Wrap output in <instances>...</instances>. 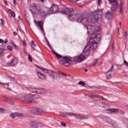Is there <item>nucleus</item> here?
<instances>
[{
  "label": "nucleus",
  "mask_w": 128,
  "mask_h": 128,
  "mask_svg": "<svg viewBox=\"0 0 128 128\" xmlns=\"http://www.w3.org/2000/svg\"><path fill=\"white\" fill-rule=\"evenodd\" d=\"M61 125L62 126H66V124L64 122H61Z\"/></svg>",
  "instance_id": "nucleus-48"
},
{
  "label": "nucleus",
  "mask_w": 128,
  "mask_h": 128,
  "mask_svg": "<svg viewBox=\"0 0 128 128\" xmlns=\"http://www.w3.org/2000/svg\"><path fill=\"white\" fill-rule=\"evenodd\" d=\"M85 88H94L93 86H90L88 85H86L84 86Z\"/></svg>",
  "instance_id": "nucleus-45"
},
{
  "label": "nucleus",
  "mask_w": 128,
  "mask_h": 128,
  "mask_svg": "<svg viewBox=\"0 0 128 128\" xmlns=\"http://www.w3.org/2000/svg\"><path fill=\"white\" fill-rule=\"evenodd\" d=\"M59 74H62V76H66V74L62 72H59Z\"/></svg>",
  "instance_id": "nucleus-49"
},
{
  "label": "nucleus",
  "mask_w": 128,
  "mask_h": 128,
  "mask_svg": "<svg viewBox=\"0 0 128 128\" xmlns=\"http://www.w3.org/2000/svg\"><path fill=\"white\" fill-rule=\"evenodd\" d=\"M124 64L126 66H128V62L126 60H124Z\"/></svg>",
  "instance_id": "nucleus-51"
},
{
  "label": "nucleus",
  "mask_w": 128,
  "mask_h": 128,
  "mask_svg": "<svg viewBox=\"0 0 128 128\" xmlns=\"http://www.w3.org/2000/svg\"><path fill=\"white\" fill-rule=\"evenodd\" d=\"M8 10L10 13V14L12 18H16V13H14V12H12V10L10 9H8Z\"/></svg>",
  "instance_id": "nucleus-28"
},
{
  "label": "nucleus",
  "mask_w": 128,
  "mask_h": 128,
  "mask_svg": "<svg viewBox=\"0 0 128 128\" xmlns=\"http://www.w3.org/2000/svg\"><path fill=\"white\" fill-rule=\"evenodd\" d=\"M52 52H53V54H55V56H56V57L57 58H62V57L64 56L56 53V51H54V50H52Z\"/></svg>",
  "instance_id": "nucleus-25"
},
{
  "label": "nucleus",
  "mask_w": 128,
  "mask_h": 128,
  "mask_svg": "<svg viewBox=\"0 0 128 128\" xmlns=\"http://www.w3.org/2000/svg\"><path fill=\"white\" fill-rule=\"evenodd\" d=\"M46 42L48 46L50 48V50H54V49L52 48V46L50 45V42H48V40H46Z\"/></svg>",
  "instance_id": "nucleus-31"
},
{
  "label": "nucleus",
  "mask_w": 128,
  "mask_h": 128,
  "mask_svg": "<svg viewBox=\"0 0 128 128\" xmlns=\"http://www.w3.org/2000/svg\"><path fill=\"white\" fill-rule=\"evenodd\" d=\"M100 4H102V0H98V4L99 6H100Z\"/></svg>",
  "instance_id": "nucleus-53"
},
{
  "label": "nucleus",
  "mask_w": 128,
  "mask_h": 128,
  "mask_svg": "<svg viewBox=\"0 0 128 128\" xmlns=\"http://www.w3.org/2000/svg\"><path fill=\"white\" fill-rule=\"evenodd\" d=\"M28 60L30 62H32V56H28Z\"/></svg>",
  "instance_id": "nucleus-50"
},
{
  "label": "nucleus",
  "mask_w": 128,
  "mask_h": 128,
  "mask_svg": "<svg viewBox=\"0 0 128 128\" xmlns=\"http://www.w3.org/2000/svg\"><path fill=\"white\" fill-rule=\"evenodd\" d=\"M32 112L34 114L38 116V114H40L44 112V110L42 108H36Z\"/></svg>",
  "instance_id": "nucleus-15"
},
{
  "label": "nucleus",
  "mask_w": 128,
  "mask_h": 128,
  "mask_svg": "<svg viewBox=\"0 0 128 128\" xmlns=\"http://www.w3.org/2000/svg\"><path fill=\"white\" fill-rule=\"evenodd\" d=\"M34 94H25L20 98V100L22 102H26V104H32L34 102Z\"/></svg>",
  "instance_id": "nucleus-5"
},
{
  "label": "nucleus",
  "mask_w": 128,
  "mask_h": 128,
  "mask_svg": "<svg viewBox=\"0 0 128 128\" xmlns=\"http://www.w3.org/2000/svg\"><path fill=\"white\" fill-rule=\"evenodd\" d=\"M18 58L16 57H14V59L11 60L10 62H8V66H16V64H18Z\"/></svg>",
  "instance_id": "nucleus-16"
},
{
  "label": "nucleus",
  "mask_w": 128,
  "mask_h": 128,
  "mask_svg": "<svg viewBox=\"0 0 128 128\" xmlns=\"http://www.w3.org/2000/svg\"><path fill=\"white\" fill-rule=\"evenodd\" d=\"M4 42V44H8V40L6 39V40Z\"/></svg>",
  "instance_id": "nucleus-61"
},
{
  "label": "nucleus",
  "mask_w": 128,
  "mask_h": 128,
  "mask_svg": "<svg viewBox=\"0 0 128 128\" xmlns=\"http://www.w3.org/2000/svg\"><path fill=\"white\" fill-rule=\"evenodd\" d=\"M68 114V112H66V113L60 112V116H62V118H66V114Z\"/></svg>",
  "instance_id": "nucleus-33"
},
{
  "label": "nucleus",
  "mask_w": 128,
  "mask_h": 128,
  "mask_svg": "<svg viewBox=\"0 0 128 128\" xmlns=\"http://www.w3.org/2000/svg\"><path fill=\"white\" fill-rule=\"evenodd\" d=\"M93 88H98V90H100V88H102V86H93Z\"/></svg>",
  "instance_id": "nucleus-42"
},
{
  "label": "nucleus",
  "mask_w": 128,
  "mask_h": 128,
  "mask_svg": "<svg viewBox=\"0 0 128 128\" xmlns=\"http://www.w3.org/2000/svg\"><path fill=\"white\" fill-rule=\"evenodd\" d=\"M41 2H44V0H40Z\"/></svg>",
  "instance_id": "nucleus-63"
},
{
  "label": "nucleus",
  "mask_w": 128,
  "mask_h": 128,
  "mask_svg": "<svg viewBox=\"0 0 128 128\" xmlns=\"http://www.w3.org/2000/svg\"><path fill=\"white\" fill-rule=\"evenodd\" d=\"M112 70H114L113 66H111V68L108 70L106 72H104V74H108V72H112Z\"/></svg>",
  "instance_id": "nucleus-37"
},
{
  "label": "nucleus",
  "mask_w": 128,
  "mask_h": 128,
  "mask_svg": "<svg viewBox=\"0 0 128 128\" xmlns=\"http://www.w3.org/2000/svg\"><path fill=\"white\" fill-rule=\"evenodd\" d=\"M4 4H6V6H8V2H6V0H4Z\"/></svg>",
  "instance_id": "nucleus-56"
},
{
  "label": "nucleus",
  "mask_w": 128,
  "mask_h": 128,
  "mask_svg": "<svg viewBox=\"0 0 128 128\" xmlns=\"http://www.w3.org/2000/svg\"><path fill=\"white\" fill-rule=\"evenodd\" d=\"M48 93V90H46L44 89H38L37 90V94H47Z\"/></svg>",
  "instance_id": "nucleus-22"
},
{
  "label": "nucleus",
  "mask_w": 128,
  "mask_h": 128,
  "mask_svg": "<svg viewBox=\"0 0 128 128\" xmlns=\"http://www.w3.org/2000/svg\"><path fill=\"white\" fill-rule=\"evenodd\" d=\"M98 106H100L101 108H107L108 104H104L102 102H98L97 103Z\"/></svg>",
  "instance_id": "nucleus-26"
},
{
  "label": "nucleus",
  "mask_w": 128,
  "mask_h": 128,
  "mask_svg": "<svg viewBox=\"0 0 128 128\" xmlns=\"http://www.w3.org/2000/svg\"><path fill=\"white\" fill-rule=\"evenodd\" d=\"M120 0V4L119 6V14H122L124 12V0Z\"/></svg>",
  "instance_id": "nucleus-19"
},
{
  "label": "nucleus",
  "mask_w": 128,
  "mask_h": 128,
  "mask_svg": "<svg viewBox=\"0 0 128 128\" xmlns=\"http://www.w3.org/2000/svg\"><path fill=\"white\" fill-rule=\"evenodd\" d=\"M37 75L40 80H46V76L44 74H42L40 72H37Z\"/></svg>",
  "instance_id": "nucleus-21"
},
{
  "label": "nucleus",
  "mask_w": 128,
  "mask_h": 128,
  "mask_svg": "<svg viewBox=\"0 0 128 128\" xmlns=\"http://www.w3.org/2000/svg\"><path fill=\"white\" fill-rule=\"evenodd\" d=\"M10 44H12V46L14 44V41H12V40H10Z\"/></svg>",
  "instance_id": "nucleus-52"
},
{
  "label": "nucleus",
  "mask_w": 128,
  "mask_h": 128,
  "mask_svg": "<svg viewBox=\"0 0 128 128\" xmlns=\"http://www.w3.org/2000/svg\"><path fill=\"white\" fill-rule=\"evenodd\" d=\"M7 78H8V80H11V82H14V78H12L10 76H8L7 77Z\"/></svg>",
  "instance_id": "nucleus-41"
},
{
  "label": "nucleus",
  "mask_w": 128,
  "mask_h": 128,
  "mask_svg": "<svg viewBox=\"0 0 128 128\" xmlns=\"http://www.w3.org/2000/svg\"><path fill=\"white\" fill-rule=\"evenodd\" d=\"M84 72H88V70L86 69H84Z\"/></svg>",
  "instance_id": "nucleus-64"
},
{
  "label": "nucleus",
  "mask_w": 128,
  "mask_h": 128,
  "mask_svg": "<svg viewBox=\"0 0 128 128\" xmlns=\"http://www.w3.org/2000/svg\"><path fill=\"white\" fill-rule=\"evenodd\" d=\"M30 8H32V10H34V14H38L40 12V9L38 8V6L36 4H30Z\"/></svg>",
  "instance_id": "nucleus-10"
},
{
  "label": "nucleus",
  "mask_w": 128,
  "mask_h": 128,
  "mask_svg": "<svg viewBox=\"0 0 128 128\" xmlns=\"http://www.w3.org/2000/svg\"><path fill=\"white\" fill-rule=\"evenodd\" d=\"M91 36H92L90 38L89 44L85 46L82 54L85 58L86 56H88V52L90 48H92L93 52H94L98 48V42H96L100 40V34H93Z\"/></svg>",
  "instance_id": "nucleus-2"
},
{
  "label": "nucleus",
  "mask_w": 128,
  "mask_h": 128,
  "mask_svg": "<svg viewBox=\"0 0 128 128\" xmlns=\"http://www.w3.org/2000/svg\"><path fill=\"white\" fill-rule=\"evenodd\" d=\"M42 70L44 72V74H48L49 76H50L54 80H60V75L56 72L49 70L44 68H41Z\"/></svg>",
  "instance_id": "nucleus-4"
},
{
  "label": "nucleus",
  "mask_w": 128,
  "mask_h": 128,
  "mask_svg": "<svg viewBox=\"0 0 128 128\" xmlns=\"http://www.w3.org/2000/svg\"><path fill=\"white\" fill-rule=\"evenodd\" d=\"M8 99H9V98H8L4 96H3L2 100H3V102H8Z\"/></svg>",
  "instance_id": "nucleus-35"
},
{
  "label": "nucleus",
  "mask_w": 128,
  "mask_h": 128,
  "mask_svg": "<svg viewBox=\"0 0 128 128\" xmlns=\"http://www.w3.org/2000/svg\"><path fill=\"white\" fill-rule=\"evenodd\" d=\"M0 20L1 21V24L2 26H4V19L1 18L0 19Z\"/></svg>",
  "instance_id": "nucleus-44"
},
{
  "label": "nucleus",
  "mask_w": 128,
  "mask_h": 128,
  "mask_svg": "<svg viewBox=\"0 0 128 128\" xmlns=\"http://www.w3.org/2000/svg\"><path fill=\"white\" fill-rule=\"evenodd\" d=\"M112 78V74H109L106 76V79L107 80H110V78Z\"/></svg>",
  "instance_id": "nucleus-43"
},
{
  "label": "nucleus",
  "mask_w": 128,
  "mask_h": 128,
  "mask_svg": "<svg viewBox=\"0 0 128 128\" xmlns=\"http://www.w3.org/2000/svg\"><path fill=\"white\" fill-rule=\"evenodd\" d=\"M118 112H120V110L118 108H108L106 110V114H117Z\"/></svg>",
  "instance_id": "nucleus-14"
},
{
  "label": "nucleus",
  "mask_w": 128,
  "mask_h": 128,
  "mask_svg": "<svg viewBox=\"0 0 128 128\" xmlns=\"http://www.w3.org/2000/svg\"><path fill=\"white\" fill-rule=\"evenodd\" d=\"M72 12L70 13L68 16V18L70 20H78V22H81L86 28L89 34H98V32L100 30V27L96 28L95 26H92V25L88 26V18L84 17L80 14L78 13L73 14Z\"/></svg>",
  "instance_id": "nucleus-1"
},
{
  "label": "nucleus",
  "mask_w": 128,
  "mask_h": 128,
  "mask_svg": "<svg viewBox=\"0 0 128 128\" xmlns=\"http://www.w3.org/2000/svg\"><path fill=\"white\" fill-rule=\"evenodd\" d=\"M4 54V48H0V56H2Z\"/></svg>",
  "instance_id": "nucleus-29"
},
{
  "label": "nucleus",
  "mask_w": 128,
  "mask_h": 128,
  "mask_svg": "<svg viewBox=\"0 0 128 128\" xmlns=\"http://www.w3.org/2000/svg\"><path fill=\"white\" fill-rule=\"evenodd\" d=\"M7 104H14V101L12 100L10 98L8 99V101L7 102Z\"/></svg>",
  "instance_id": "nucleus-36"
},
{
  "label": "nucleus",
  "mask_w": 128,
  "mask_h": 128,
  "mask_svg": "<svg viewBox=\"0 0 128 128\" xmlns=\"http://www.w3.org/2000/svg\"><path fill=\"white\" fill-rule=\"evenodd\" d=\"M66 114L68 116H75V118L78 120H88V116L78 114H76L72 112H68L66 113Z\"/></svg>",
  "instance_id": "nucleus-9"
},
{
  "label": "nucleus",
  "mask_w": 128,
  "mask_h": 128,
  "mask_svg": "<svg viewBox=\"0 0 128 128\" xmlns=\"http://www.w3.org/2000/svg\"><path fill=\"white\" fill-rule=\"evenodd\" d=\"M7 48L8 50L10 51L12 50H13L12 46H8Z\"/></svg>",
  "instance_id": "nucleus-39"
},
{
  "label": "nucleus",
  "mask_w": 128,
  "mask_h": 128,
  "mask_svg": "<svg viewBox=\"0 0 128 128\" xmlns=\"http://www.w3.org/2000/svg\"><path fill=\"white\" fill-rule=\"evenodd\" d=\"M31 44H32V46H34L35 48L36 46V43H34V41L32 40L31 41Z\"/></svg>",
  "instance_id": "nucleus-38"
},
{
  "label": "nucleus",
  "mask_w": 128,
  "mask_h": 128,
  "mask_svg": "<svg viewBox=\"0 0 128 128\" xmlns=\"http://www.w3.org/2000/svg\"><path fill=\"white\" fill-rule=\"evenodd\" d=\"M31 48H32V50H36V48H34L32 46H31Z\"/></svg>",
  "instance_id": "nucleus-58"
},
{
  "label": "nucleus",
  "mask_w": 128,
  "mask_h": 128,
  "mask_svg": "<svg viewBox=\"0 0 128 128\" xmlns=\"http://www.w3.org/2000/svg\"><path fill=\"white\" fill-rule=\"evenodd\" d=\"M108 2L112 6V8H111L112 12H116L118 8V0H108Z\"/></svg>",
  "instance_id": "nucleus-7"
},
{
  "label": "nucleus",
  "mask_w": 128,
  "mask_h": 128,
  "mask_svg": "<svg viewBox=\"0 0 128 128\" xmlns=\"http://www.w3.org/2000/svg\"><path fill=\"white\" fill-rule=\"evenodd\" d=\"M88 98H100V100H108V99L104 98L102 96L98 94H88Z\"/></svg>",
  "instance_id": "nucleus-12"
},
{
  "label": "nucleus",
  "mask_w": 128,
  "mask_h": 128,
  "mask_svg": "<svg viewBox=\"0 0 128 128\" xmlns=\"http://www.w3.org/2000/svg\"><path fill=\"white\" fill-rule=\"evenodd\" d=\"M4 40L2 39H0V44H2L4 42Z\"/></svg>",
  "instance_id": "nucleus-57"
},
{
  "label": "nucleus",
  "mask_w": 128,
  "mask_h": 128,
  "mask_svg": "<svg viewBox=\"0 0 128 128\" xmlns=\"http://www.w3.org/2000/svg\"><path fill=\"white\" fill-rule=\"evenodd\" d=\"M34 22L36 24L37 26H38V28H40V30L44 34H45L44 30V22L42 21L36 22V20H34Z\"/></svg>",
  "instance_id": "nucleus-11"
},
{
  "label": "nucleus",
  "mask_w": 128,
  "mask_h": 128,
  "mask_svg": "<svg viewBox=\"0 0 128 128\" xmlns=\"http://www.w3.org/2000/svg\"><path fill=\"white\" fill-rule=\"evenodd\" d=\"M40 124V122H36L33 120L30 121L29 124V126H34V128H38V126Z\"/></svg>",
  "instance_id": "nucleus-20"
},
{
  "label": "nucleus",
  "mask_w": 128,
  "mask_h": 128,
  "mask_svg": "<svg viewBox=\"0 0 128 128\" xmlns=\"http://www.w3.org/2000/svg\"><path fill=\"white\" fill-rule=\"evenodd\" d=\"M78 84L82 86H86V83L84 81H80L78 82Z\"/></svg>",
  "instance_id": "nucleus-34"
},
{
  "label": "nucleus",
  "mask_w": 128,
  "mask_h": 128,
  "mask_svg": "<svg viewBox=\"0 0 128 128\" xmlns=\"http://www.w3.org/2000/svg\"><path fill=\"white\" fill-rule=\"evenodd\" d=\"M103 120L106 122H108V124H112V126L114 122V121L112 120V119H110V118L107 116H104V118H103Z\"/></svg>",
  "instance_id": "nucleus-17"
},
{
  "label": "nucleus",
  "mask_w": 128,
  "mask_h": 128,
  "mask_svg": "<svg viewBox=\"0 0 128 128\" xmlns=\"http://www.w3.org/2000/svg\"><path fill=\"white\" fill-rule=\"evenodd\" d=\"M72 57L70 56H63L62 59H60L59 62L61 64H65V66H70V62H72Z\"/></svg>",
  "instance_id": "nucleus-6"
},
{
  "label": "nucleus",
  "mask_w": 128,
  "mask_h": 128,
  "mask_svg": "<svg viewBox=\"0 0 128 128\" xmlns=\"http://www.w3.org/2000/svg\"><path fill=\"white\" fill-rule=\"evenodd\" d=\"M13 34H14V36H16V32H13Z\"/></svg>",
  "instance_id": "nucleus-60"
},
{
  "label": "nucleus",
  "mask_w": 128,
  "mask_h": 128,
  "mask_svg": "<svg viewBox=\"0 0 128 128\" xmlns=\"http://www.w3.org/2000/svg\"><path fill=\"white\" fill-rule=\"evenodd\" d=\"M112 16V13L110 12H108L105 14V18L108 20L111 18Z\"/></svg>",
  "instance_id": "nucleus-23"
},
{
  "label": "nucleus",
  "mask_w": 128,
  "mask_h": 128,
  "mask_svg": "<svg viewBox=\"0 0 128 128\" xmlns=\"http://www.w3.org/2000/svg\"><path fill=\"white\" fill-rule=\"evenodd\" d=\"M128 32H125V38H128Z\"/></svg>",
  "instance_id": "nucleus-54"
},
{
  "label": "nucleus",
  "mask_w": 128,
  "mask_h": 128,
  "mask_svg": "<svg viewBox=\"0 0 128 128\" xmlns=\"http://www.w3.org/2000/svg\"><path fill=\"white\" fill-rule=\"evenodd\" d=\"M4 108H0V112L1 114H4Z\"/></svg>",
  "instance_id": "nucleus-40"
},
{
  "label": "nucleus",
  "mask_w": 128,
  "mask_h": 128,
  "mask_svg": "<svg viewBox=\"0 0 128 128\" xmlns=\"http://www.w3.org/2000/svg\"><path fill=\"white\" fill-rule=\"evenodd\" d=\"M14 4V6H16V0H13Z\"/></svg>",
  "instance_id": "nucleus-59"
},
{
  "label": "nucleus",
  "mask_w": 128,
  "mask_h": 128,
  "mask_svg": "<svg viewBox=\"0 0 128 128\" xmlns=\"http://www.w3.org/2000/svg\"><path fill=\"white\" fill-rule=\"evenodd\" d=\"M86 58V56L84 54H81L78 56H75L72 58V62H82Z\"/></svg>",
  "instance_id": "nucleus-8"
},
{
  "label": "nucleus",
  "mask_w": 128,
  "mask_h": 128,
  "mask_svg": "<svg viewBox=\"0 0 128 128\" xmlns=\"http://www.w3.org/2000/svg\"><path fill=\"white\" fill-rule=\"evenodd\" d=\"M58 12H62L63 14H67L69 16L72 12H74V8H66V10L64 9H61V10H58V6L53 4L52 6L48 10V14H56Z\"/></svg>",
  "instance_id": "nucleus-3"
},
{
  "label": "nucleus",
  "mask_w": 128,
  "mask_h": 128,
  "mask_svg": "<svg viewBox=\"0 0 128 128\" xmlns=\"http://www.w3.org/2000/svg\"><path fill=\"white\" fill-rule=\"evenodd\" d=\"M100 10H96L94 12H92L91 14L92 17V18H94L95 20H98V18H100V16H98V14H100Z\"/></svg>",
  "instance_id": "nucleus-13"
},
{
  "label": "nucleus",
  "mask_w": 128,
  "mask_h": 128,
  "mask_svg": "<svg viewBox=\"0 0 128 128\" xmlns=\"http://www.w3.org/2000/svg\"><path fill=\"white\" fill-rule=\"evenodd\" d=\"M24 53L25 54V56H28V53H26V52L24 50Z\"/></svg>",
  "instance_id": "nucleus-62"
},
{
  "label": "nucleus",
  "mask_w": 128,
  "mask_h": 128,
  "mask_svg": "<svg viewBox=\"0 0 128 128\" xmlns=\"http://www.w3.org/2000/svg\"><path fill=\"white\" fill-rule=\"evenodd\" d=\"M98 58L94 60V62L91 64V66H96V64L98 62Z\"/></svg>",
  "instance_id": "nucleus-32"
},
{
  "label": "nucleus",
  "mask_w": 128,
  "mask_h": 128,
  "mask_svg": "<svg viewBox=\"0 0 128 128\" xmlns=\"http://www.w3.org/2000/svg\"><path fill=\"white\" fill-rule=\"evenodd\" d=\"M14 46V48H15V50H18V46H16V44H13L12 45Z\"/></svg>",
  "instance_id": "nucleus-46"
},
{
  "label": "nucleus",
  "mask_w": 128,
  "mask_h": 128,
  "mask_svg": "<svg viewBox=\"0 0 128 128\" xmlns=\"http://www.w3.org/2000/svg\"><path fill=\"white\" fill-rule=\"evenodd\" d=\"M28 90L30 92H34L35 94H38V88H28Z\"/></svg>",
  "instance_id": "nucleus-24"
},
{
  "label": "nucleus",
  "mask_w": 128,
  "mask_h": 128,
  "mask_svg": "<svg viewBox=\"0 0 128 128\" xmlns=\"http://www.w3.org/2000/svg\"><path fill=\"white\" fill-rule=\"evenodd\" d=\"M46 14H48V10L45 12L44 11H42L40 12V15L42 16H46Z\"/></svg>",
  "instance_id": "nucleus-30"
},
{
  "label": "nucleus",
  "mask_w": 128,
  "mask_h": 128,
  "mask_svg": "<svg viewBox=\"0 0 128 128\" xmlns=\"http://www.w3.org/2000/svg\"><path fill=\"white\" fill-rule=\"evenodd\" d=\"M36 68H40V70H42V67H40V66H38V65H36Z\"/></svg>",
  "instance_id": "nucleus-55"
},
{
  "label": "nucleus",
  "mask_w": 128,
  "mask_h": 128,
  "mask_svg": "<svg viewBox=\"0 0 128 128\" xmlns=\"http://www.w3.org/2000/svg\"><path fill=\"white\" fill-rule=\"evenodd\" d=\"M22 42L24 46H26V40H23Z\"/></svg>",
  "instance_id": "nucleus-47"
},
{
  "label": "nucleus",
  "mask_w": 128,
  "mask_h": 128,
  "mask_svg": "<svg viewBox=\"0 0 128 128\" xmlns=\"http://www.w3.org/2000/svg\"><path fill=\"white\" fill-rule=\"evenodd\" d=\"M0 84H2L3 86H6V88H8V90H12V89L8 88V86H10V84L8 83H2L0 82Z\"/></svg>",
  "instance_id": "nucleus-27"
},
{
  "label": "nucleus",
  "mask_w": 128,
  "mask_h": 128,
  "mask_svg": "<svg viewBox=\"0 0 128 128\" xmlns=\"http://www.w3.org/2000/svg\"><path fill=\"white\" fill-rule=\"evenodd\" d=\"M10 116L12 118H14L16 116H24V114L18 112L12 113L10 114Z\"/></svg>",
  "instance_id": "nucleus-18"
}]
</instances>
